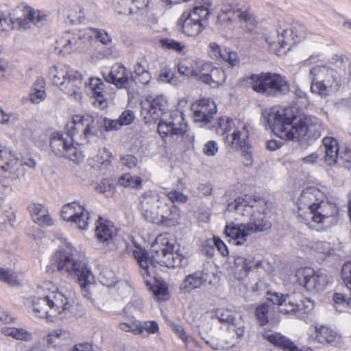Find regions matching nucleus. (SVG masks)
<instances>
[{
	"mask_svg": "<svg viewBox=\"0 0 351 351\" xmlns=\"http://www.w3.org/2000/svg\"><path fill=\"white\" fill-rule=\"evenodd\" d=\"M138 209L146 221L156 224L175 226L180 219V209L152 191L141 195Z\"/></svg>",
	"mask_w": 351,
	"mask_h": 351,
	"instance_id": "obj_8",
	"label": "nucleus"
},
{
	"mask_svg": "<svg viewBox=\"0 0 351 351\" xmlns=\"http://www.w3.org/2000/svg\"><path fill=\"white\" fill-rule=\"evenodd\" d=\"M29 211L33 221L40 226H51L53 224V219L43 204H32L29 206Z\"/></svg>",
	"mask_w": 351,
	"mask_h": 351,
	"instance_id": "obj_29",
	"label": "nucleus"
},
{
	"mask_svg": "<svg viewBox=\"0 0 351 351\" xmlns=\"http://www.w3.org/2000/svg\"><path fill=\"white\" fill-rule=\"evenodd\" d=\"M18 158L10 148L0 145V173L11 180L23 177L25 169L18 164Z\"/></svg>",
	"mask_w": 351,
	"mask_h": 351,
	"instance_id": "obj_16",
	"label": "nucleus"
},
{
	"mask_svg": "<svg viewBox=\"0 0 351 351\" xmlns=\"http://www.w3.org/2000/svg\"><path fill=\"white\" fill-rule=\"evenodd\" d=\"M297 282L306 290L318 293L324 289L327 284V276L321 271H314L312 268H301L296 271Z\"/></svg>",
	"mask_w": 351,
	"mask_h": 351,
	"instance_id": "obj_15",
	"label": "nucleus"
},
{
	"mask_svg": "<svg viewBox=\"0 0 351 351\" xmlns=\"http://www.w3.org/2000/svg\"><path fill=\"white\" fill-rule=\"evenodd\" d=\"M265 339L283 351H301L299 348L289 339L280 333L274 331H265L263 334Z\"/></svg>",
	"mask_w": 351,
	"mask_h": 351,
	"instance_id": "obj_28",
	"label": "nucleus"
},
{
	"mask_svg": "<svg viewBox=\"0 0 351 351\" xmlns=\"http://www.w3.org/2000/svg\"><path fill=\"white\" fill-rule=\"evenodd\" d=\"M218 152V145L215 141H208L203 147V153L208 156H213Z\"/></svg>",
	"mask_w": 351,
	"mask_h": 351,
	"instance_id": "obj_59",
	"label": "nucleus"
},
{
	"mask_svg": "<svg viewBox=\"0 0 351 351\" xmlns=\"http://www.w3.org/2000/svg\"><path fill=\"white\" fill-rule=\"evenodd\" d=\"M120 186L130 187L132 189H140L142 188V179L137 176H132L130 173H125L118 180Z\"/></svg>",
	"mask_w": 351,
	"mask_h": 351,
	"instance_id": "obj_37",
	"label": "nucleus"
},
{
	"mask_svg": "<svg viewBox=\"0 0 351 351\" xmlns=\"http://www.w3.org/2000/svg\"><path fill=\"white\" fill-rule=\"evenodd\" d=\"M187 125L183 114L178 110L171 112L169 119H162L158 124V133L162 136H182L186 132Z\"/></svg>",
	"mask_w": 351,
	"mask_h": 351,
	"instance_id": "obj_17",
	"label": "nucleus"
},
{
	"mask_svg": "<svg viewBox=\"0 0 351 351\" xmlns=\"http://www.w3.org/2000/svg\"><path fill=\"white\" fill-rule=\"evenodd\" d=\"M134 119V114L132 110H125L122 112L118 119L121 125H128L130 124Z\"/></svg>",
	"mask_w": 351,
	"mask_h": 351,
	"instance_id": "obj_62",
	"label": "nucleus"
},
{
	"mask_svg": "<svg viewBox=\"0 0 351 351\" xmlns=\"http://www.w3.org/2000/svg\"><path fill=\"white\" fill-rule=\"evenodd\" d=\"M36 295L30 297L34 313L40 318L53 317L70 311L74 293L60 290L50 281L43 282L36 288Z\"/></svg>",
	"mask_w": 351,
	"mask_h": 351,
	"instance_id": "obj_6",
	"label": "nucleus"
},
{
	"mask_svg": "<svg viewBox=\"0 0 351 351\" xmlns=\"http://www.w3.org/2000/svg\"><path fill=\"white\" fill-rule=\"evenodd\" d=\"M167 197L170 203L173 204V202L186 203L188 200L187 195H184L181 191L178 190H171L167 193Z\"/></svg>",
	"mask_w": 351,
	"mask_h": 351,
	"instance_id": "obj_53",
	"label": "nucleus"
},
{
	"mask_svg": "<svg viewBox=\"0 0 351 351\" xmlns=\"http://www.w3.org/2000/svg\"><path fill=\"white\" fill-rule=\"evenodd\" d=\"M167 101L162 95L151 97L141 103V116L145 123H156L161 119V116L165 113L167 108Z\"/></svg>",
	"mask_w": 351,
	"mask_h": 351,
	"instance_id": "obj_19",
	"label": "nucleus"
},
{
	"mask_svg": "<svg viewBox=\"0 0 351 351\" xmlns=\"http://www.w3.org/2000/svg\"><path fill=\"white\" fill-rule=\"evenodd\" d=\"M95 234L98 241L108 246L110 250L117 248L116 242L122 241L117 237V230L113 224L108 220H104L101 217H99L97 221Z\"/></svg>",
	"mask_w": 351,
	"mask_h": 351,
	"instance_id": "obj_21",
	"label": "nucleus"
},
{
	"mask_svg": "<svg viewBox=\"0 0 351 351\" xmlns=\"http://www.w3.org/2000/svg\"><path fill=\"white\" fill-rule=\"evenodd\" d=\"M237 124L229 117H219L217 121L216 132L219 135H224L232 132Z\"/></svg>",
	"mask_w": 351,
	"mask_h": 351,
	"instance_id": "obj_38",
	"label": "nucleus"
},
{
	"mask_svg": "<svg viewBox=\"0 0 351 351\" xmlns=\"http://www.w3.org/2000/svg\"><path fill=\"white\" fill-rule=\"evenodd\" d=\"M221 11L231 14L232 19H238L240 22H247L250 20V16L246 10H242L238 0H223Z\"/></svg>",
	"mask_w": 351,
	"mask_h": 351,
	"instance_id": "obj_30",
	"label": "nucleus"
},
{
	"mask_svg": "<svg viewBox=\"0 0 351 351\" xmlns=\"http://www.w3.org/2000/svg\"><path fill=\"white\" fill-rule=\"evenodd\" d=\"M269 306L267 303H263L256 309V317L260 326H264L268 322Z\"/></svg>",
	"mask_w": 351,
	"mask_h": 351,
	"instance_id": "obj_49",
	"label": "nucleus"
},
{
	"mask_svg": "<svg viewBox=\"0 0 351 351\" xmlns=\"http://www.w3.org/2000/svg\"><path fill=\"white\" fill-rule=\"evenodd\" d=\"M264 122L278 137L284 140L300 141L310 138L313 125L307 117L298 119L289 108L279 109L276 107L266 108L262 112Z\"/></svg>",
	"mask_w": 351,
	"mask_h": 351,
	"instance_id": "obj_4",
	"label": "nucleus"
},
{
	"mask_svg": "<svg viewBox=\"0 0 351 351\" xmlns=\"http://www.w3.org/2000/svg\"><path fill=\"white\" fill-rule=\"evenodd\" d=\"M178 72L180 75L194 77V63L193 60L190 64H186V62H180L178 64Z\"/></svg>",
	"mask_w": 351,
	"mask_h": 351,
	"instance_id": "obj_55",
	"label": "nucleus"
},
{
	"mask_svg": "<svg viewBox=\"0 0 351 351\" xmlns=\"http://www.w3.org/2000/svg\"><path fill=\"white\" fill-rule=\"evenodd\" d=\"M89 86L92 89L96 101L99 105L104 107L106 104V101L104 95V83L98 78H90L89 81Z\"/></svg>",
	"mask_w": 351,
	"mask_h": 351,
	"instance_id": "obj_33",
	"label": "nucleus"
},
{
	"mask_svg": "<svg viewBox=\"0 0 351 351\" xmlns=\"http://www.w3.org/2000/svg\"><path fill=\"white\" fill-rule=\"evenodd\" d=\"M265 339L283 351H301L299 348L289 339L280 333L274 331H265L263 334Z\"/></svg>",
	"mask_w": 351,
	"mask_h": 351,
	"instance_id": "obj_27",
	"label": "nucleus"
},
{
	"mask_svg": "<svg viewBox=\"0 0 351 351\" xmlns=\"http://www.w3.org/2000/svg\"><path fill=\"white\" fill-rule=\"evenodd\" d=\"M62 219L76 225L80 230H86L90 220V215L84 205L73 202L64 205L61 210Z\"/></svg>",
	"mask_w": 351,
	"mask_h": 351,
	"instance_id": "obj_18",
	"label": "nucleus"
},
{
	"mask_svg": "<svg viewBox=\"0 0 351 351\" xmlns=\"http://www.w3.org/2000/svg\"><path fill=\"white\" fill-rule=\"evenodd\" d=\"M159 80L162 82H167L172 85H177L180 83L179 76L173 73L171 70L163 69L159 75Z\"/></svg>",
	"mask_w": 351,
	"mask_h": 351,
	"instance_id": "obj_45",
	"label": "nucleus"
},
{
	"mask_svg": "<svg viewBox=\"0 0 351 351\" xmlns=\"http://www.w3.org/2000/svg\"><path fill=\"white\" fill-rule=\"evenodd\" d=\"M298 215L309 228L323 231L337 223L339 208L324 200L319 189L311 187L304 190L299 197Z\"/></svg>",
	"mask_w": 351,
	"mask_h": 351,
	"instance_id": "obj_2",
	"label": "nucleus"
},
{
	"mask_svg": "<svg viewBox=\"0 0 351 351\" xmlns=\"http://www.w3.org/2000/svg\"><path fill=\"white\" fill-rule=\"evenodd\" d=\"M292 31L289 29H284L280 34L278 36V44L279 47L276 49V53L278 56L285 54L290 49Z\"/></svg>",
	"mask_w": 351,
	"mask_h": 351,
	"instance_id": "obj_35",
	"label": "nucleus"
},
{
	"mask_svg": "<svg viewBox=\"0 0 351 351\" xmlns=\"http://www.w3.org/2000/svg\"><path fill=\"white\" fill-rule=\"evenodd\" d=\"M206 77H204V84L209 85L212 88H218L222 85L226 79V75L223 70L215 67L213 64Z\"/></svg>",
	"mask_w": 351,
	"mask_h": 351,
	"instance_id": "obj_32",
	"label": "nucleus"
},
{
	"mask_svg": "<svg viewBox=\"0 0 351 351\" xmlns=\"http://www.w3.org/2000/svg\"><path fill=\"white\" fill-rule=\"evenodd\" d=\"M174 245L165 235H159L152 245V256L147 251L137 247L132 255L140 267V272L147 286L151 285V279H154L158 266L169 268L185 267L188 265L187 257L178 250L173 252Z\"/></svg>",
	"mask_w": 351,
	"mask_h": 351,
	"instance_id": "obj_3",
	"label": "nucleus"
},
{
	"mask_svg": "<svg viewBox=\"0 0 351 351\" xmlns=\"http://www.w3.org/2000/svg\"><path fill=\"white\" fill-rule=\"evenodd\" d=\"M226 142L233 149H247L249 145V132L247 125L237 121L232 132L226 137Z\"/></svg>",
	"mask_w": 351,
	"mask_h": 351,
	"instance_id": "obj_24",
	"label": "nucleus"
},
{
	"mask_svg": "<svg viewBox=\"0 0 351 351\" xmlns=\"http://www.w3.org/2000/svg\"><path fill=\"white\" fill-rule=\"evenodd\" d=\"M0 280L12 286L19 285L16 273L10 269L0 267Z\"/></svg>",
	"mask_w": 351,
	"mask_h": 351,
	"instance_id": "obj_44",
	"label": "nucleus"
},
{
	"mask_svg": "<svg viewBox=\"0 0 351 351\" xmlns=\"http://www.w3.org/2000/svg\"><path fill=\"white\" fill-rule=\"evenodd\" d=\"M101 283L106 287H111L117 282V277L114 272L108 267H104L99 273Z\"/></svg>",
	"mask_w": 351,
	"mask_h": 351,
	"instance_id": "obj_41",
	"label": "nucleus"
},
{
	"mask_svg": "<svg viewBox=\"0 0 351 351\" xmlns=\"http://www.w3.org/2000/svg\"><path fill=\"white\" fill-rule=\"evenodd\" d=\"M168 325L172 328L173 331L183 340L185 343L186 346H187V342L191 337L189 336H186L185 331L182 326L178 325L174 322L168 320Z\"/></svg>",
	"mask_w": 351,
	"mask_h": 351,
	"instance_id": "obj_56",
	"label": "nucleus"
},
{
	"mask_svg": "<svg viewBox=\"0 0 351 351\" xmlns=\"http://www.w3.org/2000/svg\"><path fill=\"white\" fill-rule=\"evenodd\" d=\"M207 274L202 271H196L185 276L180 285V289L183 293H191L192 291L201 288L206 284Z\"/></svg>",
	"mask_w": 351,
	"mask_h": 351,
	"instance_id": "obj_26",
	"label": "nucleus"
},
{
	"mask_svg": "<svg viewBox=\"0 0 351 351\" xmlns=\"http://www.w3.org/2000/svg\"><path fill=\"white\" fill-rule=\"evenodd\" d=\"M105 80L118 88H128L130 86L131 73L121 63H115L108 73H103Z\"/></svg>",
	"mask_w": 351,
	"mask_h": 351,
	"instance_id": "obj_23",
	"label": "nucleus"
},
{
	"mask_svg": "<svg viewBox=\"0 0 351 351\" xmlns=\"http://www.w3.org/2000/svg\"><path fill=\"white\" fill-rule=\"evenodd\" d=\"M91 36L82 31L66 32L56 42V49L60 53L70 54L75 52L86 51L88 48Z\"/></svg>",
	"mask_w": 351,
	"mask_h": 351,
	"instance_id": "obj_14",
	"label": "nucleus"
},
{
	"mask_svg": "<svg viewBox=\"0 0 351 351\" xmlns=\"http://www.w3.org/2000/svg\"><path fill=\"white\" fill-rule=\"evenodd\" d=\"M120 160L121 165L129 169L136 167L138 162L137 158L131 154L121 156Z\"/></svg>",
	"mask_w": 351,
	"mask_h": 351,
	"instance_id": "obj_58",
	"label": "nucleus"
},
{
	"mask_svg": "<svg viewBox=\"0 0 351 351\" xmlns=\"http://www.w3.org/2000/svg\"><path fill=\"white\" fill-rule=\"evenodd\" d=\"M194 63V77H197L199 81L204 82V77H206L213 64L203 60H193Z\"/></svg>",
	"mask_w": 351,
	"mask_h": 351,
	"instance_id": "obj_34",
	"label": "nucleus"
},
{
	"mask_svg": "<svg viewBox=\"0 0 351 351\" xmlns=\"http://www.w3.org/2000/svg\"><path fill=\"white\" fill-rule=\"evenodd\" d=\"M55 269L62 274L77 278L83 295L90 298V293L86 287L93 283L94 276L86 265L83 253L77 251L71 243H66L51 258L47 271H54Z\"/></svg>",
	"mask_w": 351,
	"mask_h": 351,
	"instance_id": "obj_7",
	"label": "nucleus"
},
{
	"mask_svg": "<svg viewBox=\"0 0 351 351\" xmlns=\"http://www.w3.org/2000/svg\"><path fill=\"white\" fill-rule=\"evenodd\" d=\"M341 278L346 287L351 291V262H348L343 265Z\"/></svg>",
	"mask_w": 351,
	"mask_h": 351,
	"instance_id": "obj_52",
	"label": "nucleus"
},
{
	"mask_svg": "<svg viewBox=\"0 0 351 351\" xmlns=\"http://www.w3.org/2000/svg\"><path fill=\"white\" fill-rule=\"evenodd\" d=\"M98 128L99 121L93 116L75 115L72 121L66 125V134L70 140L64 138L60 132H53L51 135V147L57 154L66 152L75 155V148L73 143L84 145L97 138Z\"/></svg>",
	"mask_w": 351,
	"mask_h": 351,
	"instance_id": "obj_5",
	"label": "nucleus"
},
{
	"mask_svg": "<svg viewBox=\"0 0 351 351\" xmlns=\"http://www.w3.org/2000/svg\"><path fill=\"white\" fill-rule=\"evenodd\" d=\"M299 303L298 317L302 318L304 315L309 313L314 308L313 302L309 298H304L302 300V295L298 294L297 295Z\"/></svg>",
	"mask_w": 351,
	"mask_h": 351,
	"instance_id": "obj_43",
	"label": "nucleus"
},
{
	"mask_svg": "<svg viewBox=\"0 0 351 351\" xmlns=\"http://www.w3.org/2000/svg\"><path fill=\"white\" fill-rule=\"evenodd\" d=\"M141 335L147 336L149 334H154L158 332L159 327L156 322L147 321L141 322Z\"/></svg>",
	"mask_w": 351,
	"mask_h": 351,
	"instance_id": "obj_47",
	"label": "nucleus"
},
{
	"mask_svg": "<svg viewBox=\"0 0 351 351\" xmlns=\"http://www.w3.org/2000/svg\"><path fill=\"white\" fill-rule=\"evenodd\" d=\"M90 31L95 39L104 45H108L112 43V37L104 29H91Z\"/></svg>",
	"mask_w": 351,
	"mask_h": 351,
	"instance_id": "obj_48",
	"label": "nucleus"
},
{
	"mask_svg": "<svg viewBox=\"0 0 351 351\" xmlns=\"http://www.w3.org/2000/svg\"><path fill=\"white\" fill-rule=\"evenodd\" d=\"M351 162V149L348 147L339 152L337 164L345 165L346 163Z\"/></svg>",
	"mask_w": 351,
	"mask_h": 351,
	"instance_id": "obj_60",
	"label": "nucleus"
},
{
	"mask_svg": "<svg viewBox=\"0 0 351 351\" xmlns=\"http://www.w3.org/2000/svg\"><path fill=\"white\" fill-rule=\"evenodd\" d=\"M223 51V49H221L217 43L215 42L210 43L208 53L210 58L213 60L221 58Z\"/></svg>",
	"mask_w": 351,
	"mask_h": 351,
	"instance_id": "obj_57",
	"label": "nucleus"
},
{
	"mask_svg": "<svg viewBox=\"0 0 351 351\" xmlns=\"http://www.w3.org/2000/svg\"><path fill=\"white\" fill-rule=\"evenodd\" d=\"M29 97L32 103L35 104H40L46 98L45 90H36L35 88H31Z\"/></svg>",
	"mask_w": 351,
	"mask_h": 351,
	"instance_id": "obj_54",
	"label": "nucleus"
},
{
	"mask_svg": "<svg viewBox=\"0 0 351 351\" xmlns=\"http://www.w3.org/2000/svg\"><path fill=\"white\" fill-rule=\"evenodd\" d=\"M230 212H235L242 217H246L250 223L239 225H227L224 233L229 241L234 245H241L246 237L256 232L263 231L269 228L265 219V203L263 199H255L251 196L239 197L227 206Z\"/></svg>",
	"mask_w": 351,
	"mask_h": 351,
	"instance_id": "obj_1",
	"label": "nucleus"
},
{
	"mask_svg": "<svg viewBox=\"0 0 351 351\" xmlns=\"http://www.w3.org/2000/svg\"><path fill=\"white\" fill-rule=\"evenodd\" d=\"M315 339L322 343H330L336 338V332L329 327L321 326L319 328L315 327Z\"/></svg>",
	"mask_w": 351,
	"mask_h": 351,
	"instance_id": "obj_36",
	"label": "nucleus"
},
{
	"mask_svg": "<svg viewBox=\"0 0 351 351\" xmlns=\"http://www.w3.org/2000/svg\"><path fill=\"white\" fill-rule=\"evenodd\" d=\"M266 297L268 301L278 306L279 312L281 313L298 317L299 302L297 295L267 291Z\"/></svg>",
	"mask_w": 351,
	"mask_h": 351,
	"instance_id": "obj_20",
	"label": "nucleus"
},
{
	"mask_svg": "<svg viewBox=\"0 0 351 351\" xmlns=\"http://www.w3.org/2000/svg\"><path fill=\"white\" fill-rule=\"evenodd\" d=\"M193 112V121L199 123L201 125H205L213 119L217 112L215 103L210 99H202L194 103L191 106Z\"/></svg>",
	"mask_w": 351,
	"mask_h": 351,
	"instance_id": "obj_22",
	"label": "nucleus"
},
{
	"mask_svg": "<svg viewBox=\"0 0 351 351\" xmlns=\"http://www.w3.org/2000/svg\"><path fill=\"white\" fill-rule=\"evenodd\" d=\"M254 264L252 259L246 258L242 256L237 255L234 257L235 268L241 271H244L246 274L254 267Z\"/></svg>",
	"mask_w": 351,
	"mask_h": 351,
	"instance_id": "obj_42",
	"label": "nucleus"
},
{
	"mask_svg": "<svg viewBox=\"0 0 351 351\" xmlns=\"http://www.w3.org/2000/svg\"><path fill=\"white\" fill-rule=\"evenodd\" d=\"M16 10L21 14L14 17L8 4H0V34H5L13 29L28 30L34 26H42L47 21L45 12L34 9L26 3L19 4Z\"/></svg>",
	"mask_w": 351,
	"mask_h": 351,
	"instance_id": "obj_9",
	"label": "nucleus"
},
{
	"mask_svg": "<svg viewBox=\"0 0 351 351\" xmlns=\"http://www.w3.org/2000/svg\"><path fill=\"white\" fill-rule=\"evenodd\" d=\"M161 45L163 48H166L169 50H173L180 54H184L186 53V46L180 42L176 41L171 38H164L160 40Z\"/></svg>",
	"mask_w": 351,
	"mask_h": 351,
	"instance_id": "obj_40",
	"label": "nucleus"
},
{
	"mask_svg": "<svg viewBox=\"0 0 351 351\" xmlns=\"http://www.w3.org/2000/svg\"><path fill=\"white\" fill-rule=\"evenodd\" d=\"M333 301L335 308L337 311L341 312L348 307V302L346 296L341 293H335L333 295Z\"/></svg>",
	"mask_w": 351,
	"mask_h": 351,
	"instance_id": "obj_51",
	"label": "nucleus"
},
{
	"mask_svg": "<svg viewBox=\"0 0 351 351\" xmlns=\"http://www.w3.org/2000/svg\"><path fill=\"white\" fill-rule=\"evenodd\" d=\"M324 147V160L328 165L337 163L339 152L338 141L331 136H326L322 140Z\"/></svg>",
	"mask_w": 351,
	"mask_h": 351,
	"instance_id": "obj_31",
	"label": "nucleus"
},
{
	"mask_svg": "<svg viewBox=\"0 0 351 351\" xmlns=\"http://www.w3.org/2000/svg\"><path fill=\"white\" fill-rule=\"evenodd\" d=\"M3 333L18 340L29 341L31 339V334L23 328H3Z\"/></svg>",
	"mask_w": 351,
	"mask_h": 351,
	"instance_id": "obj_39",
	"label": "nucleus"
},
{
	"mask_svg": "<svg viewBox=\"0 0 351 351\" xmlns=\"http://www.w3.org/2000/svg\"><path fill=\"white\" fill-rule=\"evenodd\" d=\"M119 327L122 331L130 332L136 335H141L140 322L138 321H132L130 323H121Z\"/></svg>",
	"mask_w": 351,
	"mask_h": 351,
	"instance_id": "obj_50",
	"label": "nucleus"
},
{
	"mask_svg": "<svg viewBox=\"0 0 351 351\" xmlns=\"http://www.w3.org/2000/svg\"><path fill=\"white\" fill-rule=\"evenodd\" d=\"M311 90L326 97L336 91L341 82V76L335 69L325 65H317L309 71Z\"/></svg>",
	"mask_w": 351,
	"mask_h": 351,
	"instance_id": "obj_12",
	"label": "nucleus"
},
{
	"mask_svg": "<svg viewBox=\"0 0 351 351\" xmlns=\"http://www.w3.org/2000/svg\"><path fill=\"white\" fill-rule=\"evenodd\" d=\"M245 81L254 91L265 96L274 97L279 94H285L289 90L285 77L277 73L253 74Z\"/></svg>",
	"mask_w": 351,
	"mask_h": 351,
	"instance_id": "obj_11",
	"label": "nucleus"
},
{
	"mask_svg": "<svg viewBox=\"0 0 351 351\" xmlns=\"http://www.w3.org/2000/svg\"><path fill=\"white\" fill-rule=\"evenodd\" d=\"M53 84L58 86L60 89L71 96L77 97L80 94L82 86V75L69 66L58 67L53 66L49 70Z\"/></svg>",
	"mask_w": 351,
	"mask_h": 351,
	"instance_id": "obj_13",
	"label": "nucleus"
},
{
	"mask_svg": "<svg viewBox=\"0 0 351 351\" xmlns=\"http://www.w3.org/2000/svg\"><path fill=\"white\" fill-rule=\"evenodd\" d=\"M212 7L213 3L210 0L197 1L191 11L182 14L178 20L177 26L186 36H198L208 24Z\"/></svg>",
	"mask_w": 351,
	"mask_h": 351,
	"instance_id": "obj_10",
	"label": "nucleus"
},
{
	"mask_svg": "<svg viewBox=\"0 0 351 351\" xmlns=\"http://www.w3.org/2000/svg\"><path fill=\"white\" fill-rule=\"evenodd\" d=\"M221 59L228 63L231 66H237L239 64V59L237 53L230 50L228 48H224Z\"/></svg>",
	"mask_w": 351,
	"mask_h": 351,
	"instance_id": "obj_46",
	"label": "nucleus"
},
{
	"mask_svg": "<svg viewBox=\"0 0 351 351\" xmlns=\"http://www.w3.org/2000/svg\"><path fill=\"white\" fill-rule=\"evenodd\" d=\"M242 151V156L243 157V164L245 166L251 165L252 164V152L250 151V145L247 149H241Z\"/></svg>",
	"mask_w": 351,
	"mask_h": 351,
	"instance_id": "obj_63",
	"label": "nucleus"
},
{
	"mask_svg": "<svg viewBox=\"0 0 351 351\" xmlns=\"http://www.w3.org/2000/svg\"><path fill=\"white\" fill-rule=\"evenodd\" d=\"M215 316L219 322L228 324L229 329L233 330L238 337L243 335L245 325L241 316L236 317V314L228 308L217 309Z\"/></svg>",
	"mask_w": 351,
	"mask_h": 351,
	"instance_id": "obj_25",
	"label": "nucleus"
},
{
	"mask_svg": "<svg viewBox=\"0 0 351 351\" xmlns=\"http://www.w3.org/2000/svg\"><path fill=\"white\" fill-rule=\"evenodd\" d=\"M102 123L106 131L117 130L122 127L118 119L112 120L105 118L102 120Z\"/></svg>",
	"mask_w": 351,
	"mask_h": 351,
	"instance_id": "obj_61",
	"label": "nucleus"
},
{
	"mask_svg": "<svg viewBox=\"0 0 351 351\" xmlns=\"http://www.w3.org/2000/svg\"><path fill=\"white\" fill-rule=\"evenodd\" d=\"M70 351H93V346L88 343L75 345Z\"/></svg>",
	"mask_w": 351,
	"mask_h": 351,
	"instance_id": "obj_64",
	"label": "nucleus"
}]
</instances>
